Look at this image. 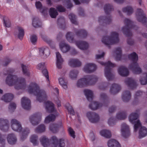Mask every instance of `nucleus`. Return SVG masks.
<instances>
[{
	"mask_svg": "<svg viewBox=\"0 0 147 147\" xmlns=\"http://www.w3.org/2000/svg\"><path fill=\"white\" fill-rule=\"evenodd\" d=\"M15 71L12 68H9L5 73V75H7L6 79V82L9 86L15 85L16 89H24L26 87L25 80L23 78H18L16 75L12 74Z\"/></svg>",
	"mask_w": 147,
	"mask_h": 147,
	"instance_id": "obj_1",
	"label": "nucleus"
},
{
	"mask_svg": "<svg viewBox=\"0 0 147 147\" xmlns=\"http://www.w3.org/2000/svg\"><path fill=\"white\" fill-rule=\"evenodd\" d=\"M139 115L138 113H132L130 115L129 119L130 122L134 124V131H136L138 128L141 127L139 130V138L141 139L146 136L147 135V128L144 126H141L142 124L139 120H136L138 119Z\"/></svg>",
	"mask_w": 147,
	"mask_h": 147,
	"instance_id": "obj_2",
	"label": "nucleus"
},
{
	"mask_svg": "<svg viewBox=\"0 0 147 147\" xmlns=\"http://www.w3.org/2000/svg\"><path fill=\"white\" fill-rule=\"evenodd\" d=\"M28 92L30 94H33L36 96V100L40 102L45 101L47 99V96L45 91L40 90L39 86L36 83L32 82L29 85L28 89Z\"/></svg>",
	"mask_w": 147,
	"mask_h": 147,
	"instance_id": "obj_3",
	"label": "nucleus"
},
{
	"mask_svg": "<svg viewBox=\"0 0 147 147\" xmlns=\"http://www.w3.org/2000/svg\"><path fill=\"white\" fill-rule=\"evenodd\" d=\"M104 10L107 16H100L98 19V22L100 24L103 26L110 24L111 22V16L110 13L111 11L113 10V6L110 4H108L105 5Z\"/></svg>",
	"mask_w": 147,
	"mask_h": 147,
	"instance_id": "obj_4",
	"label": "nucleus"
},
{
	"mask_svg": "<svg viewBox=\"0 0 147 147\" xmlns=\"http://www.w3.org/2000/svg\"><path fill=\"white\" fill-rule=\"evenodd\" d=\"M45 105L47 112L50 113L54 112L55 114V115L53 114L49 115L46 117L45 122L46 123H48L50 121H54L55 119L56 116H57L58 114L56 110L55 109L54 105L51 102L47 101L45 102Z\"/></svg>",
	"mask_w": 147,
	"mask_h": 147,
	"instance_id": "obj_5",
	"label": "nucleus"
},
{
	"mask_svg": "<svg viewBox=\"0 0 147 147\" xmlns=\"http://www.w3.org/2000/svg\"><path fill=\"white\" fill-rule=\"evenodd\" d=\"M129 59L132 61L129 65V68L133 72L136 74H139L142 72L141 69L139 67L137 63L138 60V56L137 54L133 52L128 55Z\"/></svg>",
	"mask_w": 147,
	"mask_h": 147,
	"instance_id": "obj_6",
	"label": "nucleus"
},
{
	"mask_svg": "<svg viewBox=\"0 0 147 147\" xmlns=\"http://www.w3.org/2000/svg\"><path fill=\"white\" fill-rule=\"evenodd\" d=\"M97 80V78L94 75H88L85 78L78 80L77 86L78 87H83L88 85H93L96 83Z\"/></svg>",
	"mask_w": 147,
	"mask_h": 147,
	"instance_id": "obj_7",
	"label": "nucleus"
},
{
	"mask_svg": "<svg viewBox=\"0 0 147 147\" xmlns=\"http://www.w3.org/2000/svg\"><path fill=\"white\" fill-rule=\"evenodd\" d=\"M74 35L71 32H68L66 35L67 40L70 43L75 42L76 45L80 49L82 50H85L88 47V44L86 42L83 41H76L74 39Z\"/></svg>",
	"mask_w": 147,
	"mask_h": 147,
	"instance_id": "obj_8",
	"label": "nucleus"
},
{
	"mask_svg": "<svg viewBox=\"0 0 147 147\" xmlns=\"http://www.w3.org/2000/svg\"><path fill=\"white\" fill-rule=\"evenodd\" d=\"M118 36L119 34L117 32H112L110 36H103L102 39V42L110 48V45L115 44L119 42V39Z\"/></svg>",
	"mask_w": 147,
	"mask_h": 147,
	"instance_id": "obj_9",
	"label": "nucleus"
},
{
	"mask_svg": "<svg viewBox=\"0 0 147 147\" xmlns=\"http://www.w3.org/2000/svg\"><path fill=\"white\" fill-rule=\"evenodd\" d=\"M100 97L103 100V103H98L96 102H92L89 105V107L90 109L92 110H96L102 106L107 107L108 106L109 99L106 94L104 93H101Z\"/></svg>",
	"mask_w": 147,
	"mask_h": 147,
	"instance_id": "obj_10",
	"label": "nucleus"
},
{
	"mask_svg": "<svg viewBox=\"0 0 147 147\" xmlns=\"http://www.w3.org/2000/svg\"><path fill=\"white\" fill-rule=\"evenodd\" d=\"M100 64L105 66V76L109 81L112 80L114 78V76L111 73L112 69L110 67H113L116 66V65L112 63L110 61H108L106 62H100Z\"/></svg>",
	"mask_w": 147,
	"mask_h": 147,
	"instance_id": "obj_11",
	"label": "nucleus"
},
{
	"mask_svg": "<svg viewBox=\"0 0 147 147\" xmlns=\"http://www.w3.org/2000/svg\"><path fill=\"white\" fill-rule=\"evenodd\" d=\"M124 22L125 26L122 28L123 33L127 37L131 36L132 33L130 31V29L134 27L133 22L127 18H125L124 19Z\"/></svg>",
	"mask_w": 147,
	"mask_h": 147,
	"instance_id": "obj_12",
	"label": "nucleus"
},
{
	"mask_svg": "<svg viewBox=\"0 0 147 147\" xmlns=\"http://www.w3.org/2000/svg\"><path fill=\"white\" fill-rule=\"evenodd\" d=\"M136 16L138 21L144 24L147 27V18L146 16V15L144 13L143 11L141 9H138Z\"/></svg>",
	"mask_w": 147,
	"mask_h": 147,
	"instance_id": "obj_13",
	"label": "nucleus"
},
{
	"mask_svg": "<svg viewBox=\"0 0 147 147\" xmlns=\"http://www.w3.org/2000/svg\"><path fill=\"white\" fill-rule=\"evenodd\" d=\"M41 119V114L39 112L36 113L31 116L29 118L30 121L33 125L38 124Z\"/></svg>",
	"mask_w": 147,
	"mask_h": 147,
	"instance_id": "obj_14",
	"label": "nucleus"
},
{
	"mask_svg": "<svg viewBox=\"0 0 147 147\" xmlns=\"http://www.w3.org/2000/svg\"><path fill=\"white\" fill-rule=\"evenodd\" d=\"M11 127L13 130L18 132H20L22 129L21 125L17 120L13 119L11 121Z\"/></svg>",
	"mask_w": 147,
	"mask_h": 147,
	"instance_id": "obj_15",
	"label": "nucleus"
},
{
	"mask_svg": "<svg viewBox=\"0 0 147 147\" xmlns=\"http://www.w3.org/2000/svg\"><path fill=\"white\" fill-rule=\"evenodd\" d=\"M50 141L54 145V147H56L58 144L59 147H64L65 144L63 140L61 139L59 140L55 136H52L50 139Z\"/></svg>",
	"mask_w": 147,
	"mask_h": 147,
	"instance_id": "obj_16",
	"label": "nucleus"
},
{
	"mask_svg": "<svg viewBox=\"0 0 147 147\" xmlns=\"http://www.w3.org/2000/svg\"><path fill=\"white\" fill-rule=\"evenodd\" d=\"M86 116L89 121L91 123L97 122L99 119L98 115L93 112H89L87 113Z\"/></svg>",
	"mask_w": 147,
	"mask_h": 147,
	"instance_id": "obj_17",
	"label": "nucleus"
},
{
	"mask_svg": "<svg viewBox=\"0 0 147 147\" xmlns=\"http://www.w3.org/2000/svg\"><path fill=\"white\" fill-rule=\"evenodd\" d=\"M9 121L6 119L0 118V129L5 132L7 131L9 128Z\"/></svg>",
	"mask_w": 147,
	"mask_h": 147,
	"instance_id": "obj_18",
	"label": "nucleus"
},
{
	"mask_svg": "<svg viewBox=\"0 0 147 147\" xmlns=\"http://www.w3.org/2000/svg\"><path fill=\"white\" fill-rule=\"evenodd\" d=\"M121 132L122 135L125 138L128 137L130 135L129 126L125 123H123L121 124Z\"/></svg>",
	"mask_w": 147,
	"mask_h": 147,
	"instance_id": "obj_19",
	"label": "nucleus"
},
{
	"mask_svg": "<svg viewBox=\"0 0 147 147\" xmlns=\"http://www.w3.org/2000/svg\"><path fill=\"white\" fill-rule=\"evenodd\" d=\"M125 83L128 87L131 89L136 88L137 86L135 80L131 78H127L125 80Z\"/></svg>",
	"mask_w": 147,
	"mask_h": 147,
	"instance_id": "obj_20",
	"label": "nucleus"
},
{
	"mask_svg": "<svg viewBox=\"0 0 147 147\" xmlns=\"http://www.w3.org/2000/svg\"><path fill=\"white\" fill-rule=\"evenodd\" d=\"M96 69V65L92 63H88L85 65L84 68V71L88 73L94 72Z\"/></svg>",
	"mask_w": 147,
	"mask_h": 147,
	"instance_id": "obj_21",
	"label": "nucleus"
},
{
	"mask_svg": "<svg viewBox=\"0 0 147 147\" xmlns=\"http://www.w3.org/2000/svg\"><path fill=\"white\" fill-rule=\"evenodd\" d=\"M21 103L22 107L26 110H29L31 108L30 101L26 97H23L21 100Z\"/></svg>",
	"mask_w": 147,
	"mask_h": 147,
	"instance_id": "obj_22",
	"label": "nucleus"
},
{
	"mask_svg": "<svg viewBox=\"0 0 147 147\" xmlns=\"http://www.w3.org/2000/svg\"><path fill=\"white\" fill-rule=\"evenodd\" d=\"M45 63H39L37 67V68L39 70H42V72L43 75L46 77L48 82H49L48 72L47 70L45 68Z\"/></svg>",
	"mask_w": 147,
	"mask_h": 147,
	"instance_id": "obj_23",
	"label": "nucleus"
},
{
	"mask_svg": "<svg viewBox=\"0 0 147 147\" xmlns=\"http://www.w3.org/2000/svg\"><path fill=\"white\" fill-rule=\"evenodd\" d=\"M118 71L119 74L122 76H127L129 74L128 69L123 66L119 67L118 69Z\"/></svg>",
	"mask_w": 147,
	"mask_h": 147,
	"instance_id": "obj_24",
	"label": "nucleus"
},
{
	"mask_svg": "<svg viewBox=\"0 0 147 147\" xmlns=\"http://www.w3.org/2000/svg\"><path fill=\"white\" fill-rule=\"evenodd\" d=\"M120 86L118 84H112L110 89V92L113 94H115L118 93L121 90Z\"/></svg>",
	"mask_w": 147,
	"mask_h": 147,
	"instance_id": "obj_25",
	"label": "nucleus"
},
{
	"mask_svg": "<svg viewBox=\"0 0 147 147\" xmlns=\"http://www.w3.org/2000/svg\"><path fill=\"white\" fill-rule=\"evenodd\" d=\"M57 58L56 65L58 68L60 69L62 67V65L63 62V59L61 57V55L59 52L56 53Z\"/></svg>",
	"mask_w": 147,
	"mask_h": 147,
	"instance_id": "obj_26",
	"label": "nucleus"
},
{
	"mask_svg": "<svg viewBox=\"0 0 147 147\" xmlns=\"http://www.w3.org/2000/svg\"><path fill=\"white\" fill-rule=\"evenodd\" d=\"M131 98V94L129 91L126 90L123 92L122 96V98L123 102H128Z\"/></svg>",
	"mask_w": 147,
	"mask_h": 147,
	"instance_id": "obj_27",
	"label": "nucleus"
},
{
	"mask_svg": "<svg viewBox=\"0 0 147 147\" xmlns=\"http://www.w3.org/2000/svg\"><path fill=\"white\" fill-rule=\"evenodd\" d=\"M69 64L71 67L80 66L81 63L78 59H71L69 62Z\"/></svg>",
	"mask_w": 147,
	"mask_h": 147,
	"instance_id": "obj_28",
	"label": "nucleus"
},
{
	"mask_svg": "<svg viewBox=\"0 0 147 147\" xmlns=\"http://www.w3.org/2000/svg\"><path fill=\"white\" fill-rule=\"evenodd\" d=\"M7 139L8 143L10 144H14L17 141L16 136L12 134H10L8 135Z\"/></svg>",
	"mask_w": 147,
	"mask_h": 147,
	"instance_id": "obj_29",
	"label": "nucleus"
},
{
	"mask_svg": "<svg viewBox=\"0 0 147 147\" xmlns=\"http://www.w3.org/2000/svg\"><path fill=\"white\" fill-rule=\"evenodd\" d=\"M77 36L80 38H86L87 35V33L86 30L84 29H81L76 31Z\"/></svg>",
	"mask_w": 147,
	"mask_h": 147,
	"instance_id": "obj_30",
	"label": "nucleus"
},
{
	"mask_svg": "<svg viewBox=\"0 0 147 147\" xmlns=\"http://www.w3.org/2000/svg\"><path fill=\"white\" fill-rule=\"evenodd\" d=\"M84 92L88 100L89 101H92L93 98L92 92L89 90L85 89L84 90Z\"/></svg>",
	"mask_w": 147,
	"mask_h": 147,
	"instance_id": "obj_31",
	"label": "nucleus"
},
{
	"mask_svg": "<svg viewBox=\"0 0 147 147\" xmlns=\"http://www.w3.org/2000/svg\"><path fill=\"white\" fill-rule=\"evenodd\" d=\"M107 145L109 147H121L119 142L114 139L109 140L108 142Z\"/></svg>",
	"mask_w": 147,
	"mask_h": 147,
	"instance_id": "obj_32",
	"label": "nucleus"
},
{
	"mask_svg": "<svg viewBox=\"0 0 147 147\" xmlns=\"http://www.w3.org/2000/svg\"><path fill=\"white\" fill-rule=\"evenodd\" d=\"M59 45L61 50L63 53H66L70 49L69 45L65 43H61Z\"/></svg>",
	"mask_w": 147,
	"mask_h": 147,
	"instance_id": "obj_33",
	"label": "nucleus"
},
{
	"mask_svg": "<svg viewBox=\"0 0 147 147\" xmlns=\"http://www.w3.org/2000/svg\"><path fill=\"white\" fill-rule=\"evenodd\" d=\"M13 97V95L11 93H7L4 94L1 98V99L5 102H9L11 101Z\"/></svg>",
	"mask_w": 147,
	"mask_h": 147,
	"instance_id": "obj_34",
	"label": "nucleus"
},
{
	"mask_svg": "<svg viewBox=\"0 0 147 147\" xmlns=\"http://www.w3.org/2000/svg\"><path fill=\"white\" fill-rule=\"evenodd\" d=\"M40 140L44 147H47L49 145V140L45 136H43L41 137Z\"/></svg>",
	"mask_w": 147,
	"mask_h": 147,
	"instance_id": "obj_35",
	"label": "nucleus"
},
{
	"mask_svg": "<svg viewBox=\"0 0 147 147\" xmlns=\"http://www.w3.org/2000/svg\"><path fill=\"white\" fill-rule=\"evenodd\" d=\"M61 123L60 126L57 124H51L49 126L50 130L53 133H56L58 132L60 127L61 126Z\"/></svg>",
	"mask_w": 147,
	"mask_h": 147,
	"instance_id": "obj_36",
	"label": "nucleus"
},
{
	"mask_svg": "<svg viewBox=\"0 0 147 147\" xmlns=\"http://www.w3.org/2000/svg\"><path fill=\"white\" fill-rule=\"evenodd\" d=\"M100 135L106 138H110L111 136V132L110 131L104 129L101 130L100 132Z\"/></svg>",
	"mask_w": 147,
	"mask_h": 147,
	"instance_id": "obj_37",
	"label": "nucleus"
},
{
	"mask_svg": "<svg viewBox=\"0 0 147 147\" xmlns=\"http://www.w3.org/2000/svg\"><path fill=\"white\" fill-rule=\"evenodd\" d=\"M32 24L35 28L39 27L41 26V22L38 18L35 17L33 19Z\"/></svg>",
	"mask_w": 147,
	"mask_h": 147,
	"instance_id": "obj_38",
	"label": "nucleus"
},
{
	"mask_svg": "<svg viewBox=\"0 0 147 147\" xmlns=\"http://www.w3.org/2000/svg\"><path fill=\"white\" fill-rule=\"evenodd\" d=\"M49 14L51 17L53 18H56L58 15L57 10L53 7H51L50 9Z\"/></svg>",
	"mask_w": 147,
	"mask_h": 147,
	"instance_id": "obj_39",
	"label": "nucleus"
},
{
	"mask_svg": "<svg viewBox=\"0 0 147 147\" xmlns=\"http://www.w3.org/2000/svg\"><path fill=\"white\" fill-rule=\"evenodd\" d=\"M127 114L125 111L119 112L117 114L116 118L118 120H123L127 117Z\"/></svg>",
	"mask_w": 147,
	"mask_h": 147,
	"instance_id": "obj_40",
	"label": "nucleus"
},
{
	"mask_svg": "<svg viewBox=\"0 0 147 147\" xmlns=\"http://www.w3.org/2000/svg\"><path fill=\"white\" fill-rule=\"evenodd\" d=\"M116 55L115 59L117 61H119L121 59L122 56V50L120 47H117L116 48L115 52Z\"/></svg>",
	"mask_w": 147,
	"mask_h": 147,
	"instance_id": "obj_41",
	"label": "nucleus"
},
{
	"mask_svg": "<svg viewBox=\"0 0 147 147\" xmlns=\"http://www.w3.org/2000/svg\"><path fill=\"white\" fill-rule=\"evenodd\" d=\"M30 133V130L28 128H26L22 131L20 137L21 140L23 141L27 137Z\"/></svg>",
	"mask_w": 147,
	"mask_h": 147,
	"instance_id": "obj_42",
	"label": "nucleus"
},
{
	"mask_svg": "<svg viewBox=\"0 0 147 147\" xmlns=\"http://www.w3.org/2000/svg\"><path fill=\"white\" fill-rule=\"evenodd\" d=\"M123 12L126 13L128 15H131L133 12V9L131 6H127L123 8L122 9Z\"/></svg>",
	"mask_w": 147,
	"mask_h": 147,
	"instance_id": "obj_43",
	"label": "nucleus"
},
{
	"mask_svg": "<svg viewBox=\"0 0 147 147\" xmlns=\"http://www.w3.org/2000/svg\"><path fill=\"white\" fill-rule=\"evenodd\" d=\"M18 37L20 40H22L24 35V29L21 27H18Z\"/></svg>",
	"mask_w": 147,
	"mask_h": 147,
	"instance_id": "obj_44",
	"label": "nucleus"
},
{
	"mask_svg": "<svg viewBox=\"0 0 147 147\" xmlns=\"http://www.w3.org/2000/svg\"><path fill=\"white\" fill-rule=\"evenodd\" d=\"M38 137L35 135H32L30 138V142L33 143L34 146L37 145L38 144V142L37 141Z\"/></svg>",
	"mask_w": 147,
	"mask_h": 147,
	"instance_id": "obj_45",
	"label": "nucleus"
},
{
	"mask_svg": "<svg viewBox=\"0 0 147 147\" xmlns=\"http://www.w3.org/2000/svg\"><path fill=\"white\" fill-rule=\"evenodd\" d=\"M60 85L64 89L67 88V83L65 79L62 78H60L58 79Z\"/></svg>",
	"mask_w": 147,
	"mask_h": 147,
	"instance_id": "obj_46",
	"label": "nucleus"
},
{
	"mask_svg": "<svg viewBox=\"0 0 147 147\" xmlns=\"http://www.w3.org/2000/svg\"><path fill=\"white\" fill-rule=\"evenodd\" d=\"M69 18L72 23L75 25L78 24V22L76 21V16L73 13H70L69 15Z\"/></svg>",
	"mask_w": 147,
	"mask_h": 147,
	"instance_id": "obj_47",
	"label": "nucleus"
},
{
	"mask_svg": "<svg viewBox=\"0 0 147 147\" xmlns=\"http://www.w3.org/2000/svg\"><path fill=\"white\" fill-rule=\"evenodd\" d=\"M78 73V71L77 70L74 69L72 70L70 72V77L72 79H76Z\"/></svg>",
	"mask_w": 147,
	"mask_h": 147,
	"instance_id": "obj_48",
	"label": "nucleus"
},
{
	"mask_svg": "<svg viewBox=\"0 0 147 147\" xmlns=\"http://www.w3.org/2000/svg\"><path fill=\"white\" fill-rule=\"evenodd\" d=\"M142 92L140 91H138L135 94L134 96V99L133 101V104H137L138 102V97L142 94Z\"/></svg>",
	"mask_w": 147,
	"mask_h": 147,
	"instance_id": "obj_49",
	"label": "nucleus"
},
{
	"mask_svg": "<svg viewBox=\"0 0 147 147\" xmlns=\"http://www.w3.org/2000/svg\"><path fill=\"white\" fill-rule=\"evenodd\" d=\"M45 127L43 124H41L38 126L35 129V131L37 133H42L45 131Z\"/></svg>",
	"mask_w": 147,
	"mask_h": 147,
	"instance_id": "obj_50",
	"label": "nucleus"
},
{
	"mask_svg": "<svg viewBox=\"0 0 147 147\" xmlns=\"http://www.w3.org/2000/svg\"><path fill=\"white\" fill-rule=\"evenodd\" d=\"M21 67L24 74L25 76H29L30 75V72L28 70L26 66L23 64H22Z\"/></svg>",
	"mask_w": 147,
	"mask_h": 147,
	"instance_id": "obj_51",
	"label": "nucleus"
},
{
	"mask_svg": "<svg viewBox=\"0 0 147 147\" xmlns=\"http://www.w3.org/2000/svg\"><path fill=\"white\" fill-rule=\"evenodd\" d=\"M4 24L6 27L9 28L11 25V23L8 17L4 16L3 17Z\"/></svg>",
	"mask_w": 147,
	"mask_h": 147,
	"instance_id": "obj_52",
	"label": "nucleus"
},
{
	"mask_svg": "<svg viewBox=\"0 0 147 147\" xmlns=\"http://www.w3.org/2000/svg\"><path fill=\"white\" fill-rule=\"evenodd\" d=\"M65 107L66 109L68 110L70 114L74 115L75 114L74 110L72 107L69 103H67L65 105Z\"/></svg>",
	"mask_w": 147,
	"mask_h": 147,
	"instance_id": "obj_53",
	"label": "nucleus"
},
{
	"mask_svg": "<svg viewBox=\"0 0 147 147\" xmlns=\"http://www.w3.org/2000/svg\"><path fill=\"white\" fill-rule=\"evenodd\" d=\"M144 77L141 78L140 80V82L142 85H146L147 84V73L143 74Z\"/></svg>",
	"mask_w": 147,
	"mask_h": 147,
	"instance_id": "obj_54",
	"label": "nucleus"
},
{
	"mask_svg": "<svg viewBox=\"0 0 147 147\" xmlns=\"http://www.w3.org/2000/svg\"><path fill=\"white\" fill-rule=\"evenodd\" d=\"M16 107V105L15 103L12 102L10 103L8 107L9 111L11 112H13Z\"/></svg>",
	"mask_w": 147,
	"mask_h": 147,
	"instance_id": "obj_55",
	"label": "nucleus"
},
{
	"mask_svg": "<svg viewBox=\"0 0 147 147\" xmlns=\"http://www.w3.org/2000/svg\"><path fill=\"white\" fill-rule=\"evenodd\" d=\"M116 120L114 117H111L108 120V123L110 126H112L116 123Z\"/></svg>",
	"mask_w": 147,
	"mask_h": 147,
	"instance_id": "obj_56",
	"label": "nucleus"
},
{
	"mask_svg": "<svg viewBox=\"0 0 147 147\" xmlns=\"http://www.w3.org/2000/svg\"><path fill=\"white\" fill-rule=\"evenodd\" d=\"M68 131L70 136L74 138L76 137L75 132L73 129L71 127H69L68 128Z\"/></svg>",
	"mask_w": 147,
	"mask_h": 147,
	"instance_id": "obj_57",
	"label": "nucleus"
},
{
	"mask_svg": "<svg viewBox=\"0 0 147 147\" xmlns=\"http://www.w3.org/2000/svg\"><path fill=\"white\" fill-rule=\"evenodd\" d=\"M37 40V37L36 35L34 34L32 35L30 38V40L31 42L34 44L36 42Z\"/></svg>",
	"mask_w": 147,
	"mask_h": 147,
	"instance_id": "obj_58",
	"label": "nucleus"
},
{
	"mask_svg": "<svg viewBox=\"0 0 147 147\" xmlns=\"http://www.w3.org/2000/svg\"><path fill=\"white\" fill-rule=\"evenodd\" d=\"M56 8L59 12H63L65 11V9L61 5H59L57 6Z\"/></svg>",
	"mask_w": 147,
	"mask_h": 147,
	"instance_id": "obj_59",
	"label": "nucleus"
},
{
	"mask_svg": "<svg viewBox=\"0 0 147 147\" xmlns=\"http://www.w3.org/2000/svg\"><path fill=\"white\" fill-rule=\"evenodd\" d=\"M41 36L42 38L43 39V40H44L49 45H51V41L50 40H48L47 37L46 36H44L41 34Z\"/></svg>",
	"mask_w": 147,
	"mask_h": 147,
	"instance_id": "obj_60",
	"label": "nucleus"
},
{
	"mask_svg": "<svg viewBox=\"0 0 147 147\" xmlns=\"http://www.w3.org/2000/svg\"><path fill=\"white\" fill-rule=\"evenodd\" d=\"M11 61V60L8 57H5L4 60L5 63L3 64V65L5 66H7Z\"/></svg>",
	"mask_w": 147,
	"mask_h": 147,
	"instance_id": "obj_61",
	"label": "nucleus"
},
{
	"mask_svg": "<svg viewBox=\"0 0 147 147\" xmlns=\"http://www.w3.org/2000/svg\"><path fill=\"white\" fill-rule=\"evenodd\" d=\"M35 6L36 8L39 9H41L42 7V5L40 1H36L35 3Z\"/></svg>",
	"mask_w": 147,
	"mask_h": 147,
	"instance_id": "obj_62",
	"label": "nucleus"
},
{
	"mask_svg": "<svg viewBox=\"0 0 147 147\" xmlns=\"http://www.w3.org/2000/svg\"><path fill=\"white\" fill-rule=\"evenodd\" d=\"M50 54V50L48 48H44V55L46 57L49 56Z\"/></svg>",
	"mask_w": 147,
	"mask_h": 147,
	"instance_id": "obj_63",
	"label": "nucleus"
},
{
	"mask_svg": "<svg viewBox=\"0 0 147 147\" xmlns=\"http://www.w3.org/2000/svg\"><path fill=\"white\" fill-rule=\"evenodd\" d=\"M79 14L80 16H84V13L83 9L81 7L79 8Z\"/></svg>",
	"mask_w": 147,
	"mask_h": 147,
	"instance_id": "obj_64",
	"label": "nucleus"
}]
</instances>
